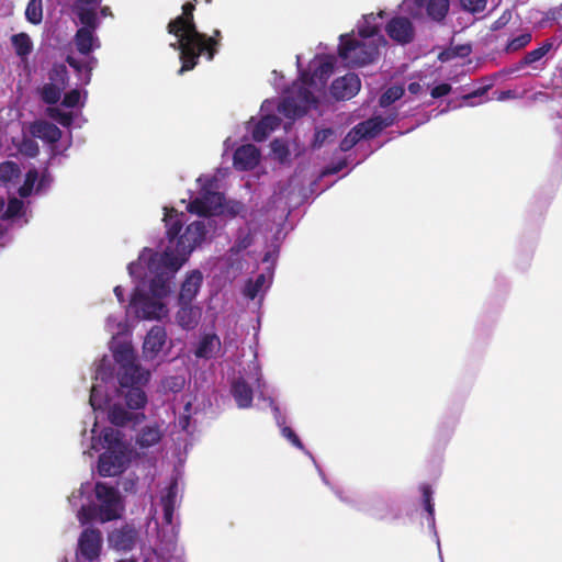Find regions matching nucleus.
<instances>
[{
    "label": "nucleus",
    "mask_w": 562,
    "mask_h": 562,
    "mask_svg": "<svg viewBox=\"0 0 562 562\" xmlns=\"http://www.w3.org/2000/svg\"><path fill=\"white\" fill-rule=\"evenodd\" d=\"M112 353L115 362L120 364L116 400L109 394L103 395L102 385L97 384L91 387L90 406L94 413L106 409L112 425L122 427L139 424L146 417L142 412L148 402L144 386L150 379V372L136 363V353L130 344H113Z\"/></svg>",
    "instance_id": "obj_1"
},
{
    "label": "nucleus",
    "mask_w": 562,
    "mask_h": 562,
    "mask_svg": "<svg viewBox=\"0 0 562 562\" xmlns=\"http://www.w3.org/2000/svg\"><path fill=\"white\" fill-rule=\"evenodd\" d=\"M186 214L173 207H164L162 222L166 228L167 245L161 252L144 247L136 261L127 265L131 278L138 276V267L149 262L177 276L190 256L205 241L207 227L204 221H194L184 225Z\"/></svg>",
    "instance_id": "obj_2"
},
{
    "label": "nucleus",
    "mask_w": 562,
    "mask_h": 562,
    "mask_svg": "<svg viewBox=\"0 0 562 562\" xmlns=\"http://www.w3.org/2000/svg\"><path fill=\"white\" fill-rule=\"evenodd\" d=\"M135 283L128 307L138 319L161 321L169 314L166 299L175 290L176 276L149 262L138 267V276L131 278Z\"/></svg>",
    "instance_id": "obj_3"
},
{
    "label": "nucleus",
    "mask_w": 562,
    "mask_h": 562,
    "mask_svg": "<svg viewBox=\"0 0 562 562\" xmlns=\"http://www.w3.org/2000/svg\"><path fill=\"white\" fill-rule=\"evenodd\" d=\"M335 58L330 55L316 56L310 63L311 76L301 69V56H296L299 79L289 90V95L278 104V111L288 119L295 120L310 109L316 108L326 94V85L334 71Z\"/></svg>",
    "instance_id": "obj_4"
},
{
    "label": "nucleus",
    "mask_w": 562,
    "mask_h": 562,
    "mask_svg": "<svg viewBox=\"0 0 562 562\" xmlns=\"http://www.w3.org/2000/svg\"><path fill=\"white\" fill-rule=\"evenodd\" d=\"M69 505L77 510L76 517L81 526L91 520L101 524L120 519L125 505L120 491L105 482H83L68 496Z\"/></svg>",
    "instance_id": "obj_5"
},
{
    "label": "nucleus",
    "mask_w": 562,
    "mask_h": 562,
    "mask_svg": "<svg viewBox=\"0 0 562 562\" xmlns=\"http://www.w3.org/2000/svg\"><path fill=\"white\" fill-rule=\"evenodd\" d=\"M384 15V11L364 14L356 24L357 34L352 31L339 36L338 55L346 66L362 67L378 59L387 44L381 33Z\"/></svg>",
    "instance_id": "obj_6"
},
{
    "label": "nucleus",
    "mask_w": 562,
    "mask_h": 562,
    "mask_svg": "<svg viewBox=\"0 0 562 562\" xmlns=\"http://www.w3.org/2000/svg\"><path fill=\"white\" fill-rule=\"evenodd\" d=\"M193 2H186L182 5V14L172 20L169 25V33L175 37V42L170 43L175 49L180 52V60L182 66L179 74L191 70L198 64V58L205 55L207 60H212L218 45L221 32L215 30L213 35L206 37L200 33L193 22Z\"/></svg>",
    "instance_id": "obj_7"
},
{
    "label": "nucleus",
    "mask_w": 562,
    "mask_h": 562,
    "mask_svg": "<svg viewBox=\"0 0 562 562\" xmlns=\"http://www.w3.org/2000/svg\"><path fill=\"white\" fill-rule=\"evenodd\" d=\"M97 428L98 416L94 417L90 436L88 437L86 429L82 431L83 453L91 454V451L103 450L98 461V471L101 476H115L123 473L131 461V449L124 435L117 429L105 427L97 436Z\"/></svg>",
    "instance_id": "obj_8"
},
{
    "label": "nucleus",
    "mask_w": 562,
    "mask_h": 562,
    "mask_svg": "<svg viewBox=\"0 0 562 562\" xmlns=\"http://www.w3.org/2000/svg\"><path fill=\"white\" fill-rule=\"evenodd\" d=\"M199 194L187 205L188 212L199 216H213L223 214L224 194L217 191L216 176L201 175L196 179Z\"/></svg>",
    "instance_id": "obj_9"
},
{
    "label": "nucleus",
    "mask_w": 562,
    "mask_h": 562,
    "mask_svg": "<svg viewBox=\"0 0 562 562\" xmlns=\"http://www.w3.org/2000/svg\"><path fill=\"white\" fill-rule=\"evenodd\" d=\"M86 99V90L72 89L64 95L61 101V105L69 111L61 110L58 106H52L47 109L46 113L64 127H70L72 125L80 127L83 119L79 110L85 105Z\"/></svg>",
    "instance_id": "obj_10"
},
{
    "label": "nucleus",
    "mask_w": 562,
    "mask_h": 562,
    "mask_svg": "<svg viewBox=\"0 0 562 562\" xmlns=\"http://www.w3.org/2000/svg\"><path fill=\"white\" fill-rule=\"evenodd\" d=\"M68 82V71L65 65H54L48 72V81L40 89L41 99L47 104H56L66 89Z\"/></svg>",
    "instance_id": "obj_11"
},
{
    "label": "nucleus",
    "mask_w": 562,
    "mask_h": 562,
    "mask_svg": "<svg viewBox=\"0 0 562 562\" xmlns=\"http://www.w3.org/2000/svg\"><path fill=\"white\" fill-rule=\"evenodd\" d=\"M102 551V535L95 528H86L78 538L76 562H98Z\"/></svg>",
    "instance_id": "obj_12"
},
{
    "label": "nucleus",
    "mask_w": 562,
    "mask_h": 562,
    "mask_svg": "<svg viewBox=\"0 0 562 562\" xmlns=\"http://www.w3.org/2000/svg\"><path fill=\"white\" fill-rule=\"evenodd\" d=\"M276 104V100H265L260 106V112L262 113L261 120L255 122V120L251 119L248 122L247 130L251 133L254 140H265L280 125V119L271 114Z\"/></svg>",
    "instance_id": "obj_13"
},
{
    "label": "nucleus",
    "mask_w": 562,
    "mask_h": 562,
    "mask_svg": "<svg viewBox=\"0 0 562 562\" xmlns=\"http://www.w3.org/2000/svg\"><path fill=\"white\" fill-rule=\"evenodd\" d=\"M139 541L138 530L132 524L115 528L108 535V544L117 552H128L136 548Z\"/></svg>",
    "instance_id": "obj_14"
},
{
    "label": "nucleus",
    "mask_w": 562,
    "mask_h": 562,
    "mask_svg": "<svg viewBox=\"0 0 562 562\" xmlns=\"http://www.w3.org/2000/svg\"><path fill=\"white\" fill-rule=\"evenodd\" d=\"M53 182V178L47 169L38 173L35 168L30 169L24 178V182L19 187L18 192L20 196L27 198L33 193L40 194L46 192Z\"/></svg>",
    "instance_id": "obj_15"
},
{
    "label": "nucleus",
    "mask_w": 562,
    "mask_h": 562,
    "mask_svg": "<svg viewBox=\"0 0 562 562\" xmlns=\"http://www.w3.org/2000/svg\"><path fill=\"white\" fill-rule=\"evenodd\" d=\"M385 32L389 37L401 44L406 45L414 40L415 29L412 21L405 16H395L385 25Z\"/></svg>",
    "instance_id": "obj_16"
},
{
    "label": "nucleus",
    "mask_w": 562,
    "mask_h": 562,
    "mask_svg": "<svg viewBox=\"0 0 562 562\" xmlns=\"http://www.w3.org/2000/svg\"><path fill=\"white\" fill-rule=\"evenodd\" d=\"M203 280V273L199 269L187 272L180 284L178 304L192 303L201 290Z\"/></svg>",
    "instance_id": "obj_17"
},
{
    "label": "nucleus",
    "mask_w": 562,
    "mask_h": 562,
    "mask_svg": "<svg viewBox=\"0 0 562 562\" xmlns=\"http://www.w3.org/2000/svg\"><path fill=\"white\" fill-rule=\"evenodd\" d=\"M273 280V267L270 266L267 270L258 274L255 279H249L243 289V294L248 300L259 299L262 301L266 292L270 289Z\"/></svg>",
    "instance_id": "obj_18"
},
{
    "label": "nucleus",
    "mask_w": 562,
    "mask_h": 562,
    "mask_svg": "<svg viewBox=\"0 0 562 562\" xmlns=\"http://www.w3.org/2000/svg\"><path fill=\"white\" fill-rule=\"evenodd\" d=\"M361 88V81L356 74H347L335 79L330 86V93L336 100H349Z\"/></svg>",
    "instance_id": "obj_19"
},
{
    "label": "nucleus",
    "mask_w": 562,
    "mask_h": 562,
    "mask_svg": "<svg viewBox=\"0 0 562 562\" xmlns=\"http://www.w3.org/2000/svg\"><path fill=\"white\" fill-rule=\"evenodd\" d=\"M167 341V331L164 326H153L145 336L143 355L146 359H155Z\"/></svg>",
    "instance_id": "obj_20"
},
{
    "label": "nucleus",
    "mask_w": 562,
    "mask_h": 562,
    "mask_svg": "<svg viewBox=\"0 0 562 562\" xmlns=\"http://www.w3.org/2000/svg\"><path fill=\"white\" fill-rule=\"evenodd\" d=\"M260 160L259 149L251 144L243 145L238 147L233 156V165L237 170H251Z\"/></svg>",
    "instance_id": "obj_21"
},
{
    "label": "nucleus",
    "mask_w": 562,
    "mask_h": 562,
    "mask_svg": "<svg viewBox=\"0 0 562 562\" xmlns=\"http://www.w3.org/2000/svg\"><path fill=\"white\" fill-rule=\"evenodd\" d=\"M166 429L164 428V423H150L145 425L136 435V445L140 449H148L150 447L157 446L164 435Z\"/></svg>",
    "instance_id": "obj_22"
},
{
    "label": "nucleus",
    "mask_w": 562,
    "mask_h": 562,
    "mask_svg": "<svg viewBox=\"0 0 562 562\" xmlns=\"http://www.w3.org/2000/svg\"><path fill=\"white\" fill-rule=\"evenodd\" d=\"M179 310L176 313L177 324L184 330L194 329L201 319L202 310L192 303L178 304Z\"/></svg>",
    "instance_id": "obj_23"
},
{
    "label": "nucleus",
    "mask_w": 562,
    "mask_h": 562,
    "mask_svg": "<svg viewBox=\"0 0 562 562\" xmlns=\"http://www.w3.org/2000/svg\"><path fill=\"white\" fill-rule=\"evenodd\" d=\"M560 42L551 37L543 41L537 48L528 52L525 57L518 63L516 69H522L527 66H533L546 57L551 50H558Z\"/></svg>",
    "instance_id": "obj_24"
},
{
    "label": "nucleus",
    "mask_w": 562,
    "mask_h": 562,
    "mask_svg": "<svg viewBox=\"0 0 562 562\" xmlns=\"http://www.w3.org/2000/svg\"><path fill=\"white\" fill-rule=\"evenodd\" d=\"M178 502V484L176 481L170 482L160 492V505L164 512V521L171 525L173 521V513Z\"/></svg>",
    "instance_id": "obj_25"
},
{
    "label": "nucleus",
    "mask_w": 562,
    "mask_h": 562,
    "mask_svg": "<svg viewBox=\"0 0 562 562\" xmlns=\"http://www.w3.org/2000/svg\"><path fill=\"white\" fill-rule=\"evenodd\" d=\"M395 117V114H389L386 116L375 115L357 125L359 126L361 134H363V138H372L385 127L391 126L394 123Z\"/></svg>",
    "instance_id": "obj_26"
},
{
    "label": "nucleus",
    "mask_w": 562,
    "mask_h": 562,
    "mask_svg": "<svg viewBox=\"0 0 562 562\" xmlns=\"http://www.w3.org/2000/svg\"><path fill=\"white\" fill-rule=\"evenodd\" d=\"M30 133L34 138L42 139L48 144H54L61 137V131L55 124L46 121H35L32 123Z\"/></svg>",
    "instance_id": "obj_27"
},
{
    "label": "nucleus",
    "mask_w": 562,
    "mask_h": 562,
    "mask_svg": "<svg viewBox=\"0 0 562 562\" xmlns=\"http://www.w3.org/2000/svg\"><path fill=\"white\" fill-rule=\"evenodd\" d=\"M75 44L78 52L88 56L91 52L100 47V41L95 35V31L88 27H79L75 35Z\"/></svg>",
    "instance_id": "obj_28"
},
{
    "label": "nucleus",
    "mask_w": 562,
    "mask_h": 562,
    "mask_svg": "<svg viewBox=\"0 0 562 562\" xmlns=\"http://www.w3.org/2000/svg\"><path fill=\"white\" fill-rule=\"evenodd\" d=\"M358 509L379 520L386 519L392 512L390 502L380 496L371 498L368 503L359 506Z\"/></svg>",
    "instance_id": "obj_29"
},
{
    "label": "nucleus",
    "mask_w": 562,
    "mask_h": 562,
    "mask_svg": "<svg viewBox=\"0 0 562 562\" xmlns=\"http://www.w3.org/2000/svg\"><path fill=\"white\" fill-rule=\"evenodd\" d=\"M231 393L238 408H249L252 404L254 392L249 383L244 378H238L233 382Z\"/></svg>",
    "instance_id": "obj_30"
},
{
    "label": "nucleus",
    "mask_w": 562,
    "mask_h": 562,
    "mask_svg": "<svg viewBox=\"0 0 562 562\" xmlns=\"http://www.w3.org/2000/svg\"><path fill=\"white\" fill-rule=\"evenodd\" d=\"M221 349V339L216 334H205L201 336L194 355L196 358L211 359Z\"/></svg>",
    "instance_id": "obj_31"
},
{
    "label": "nucleus",
    "mask_w": 562,
    "mask_h": 562,
    "mask_svg": "<svg viewBox=\"0 0 562 562\" xmlns=\"http://www.w3.org/2000/svg\"><path fill=\"white\" fill-rule=\"evenodd\" d=\"M417 7L425 5L429 19L441 22L449 12V0H414Z\"/></svg>",
    "instance_id": "obj_32"
},
{
    "label": "nucleus",
    "mask_w": 562,
    "mask_h": 562,
    "mask_svg": "<svg viewBox=\"0 0 562 562\" xmlns=\"http://www.w3.org/2000/svg\"><path fill=\"white\" fill-rule=\"evenodd\" d=\"M265 400L268 401L269 406L272 409L276 423L279 426L282 436L288 441H290L295 448L304 450V446H303L302 441L300 440V438L297 437V435L289 426L285 425V420L282 417L280 408L276 405L274 401L271 397H268Z\"/></svg>",
    "instance_id": "obj_33"
},
{
    "label": "nucleus",
    "mask_w": 562,
    "mask_h": 562,
    "mask_svg": "<svg viewBox=\"0 0 562 562\" xmlns=\"http://www.w3.org/2000/svg\"><path fill=\"white\" fill-rule=\"evenodd\" d=\"M10 42L15 55L22 63H26L34 48V44L30 35L24 32L13 34Z\"/></svg>",
    "instance_id": "obj_34"
},
{
    "label": "nucleus",
    "mask_w": 562,
    "mask_h": 562,
    "mask_svg": "<svg viewBox=\"0 0 562 562\" xmlns=\"http://www.w3.org/2000/svg\"><path fill=\"white\" fill-rule=\"evenodd\" d=\"M105 330L112 335V339L110 341V349L112 350L113 344L120 346L124 344H130V341L125 340V334L127 331V326L125 323L117 321V318L113 315H109L105 321Z\"/></svg>",
    "instance_id": "obj_35"
},
{
    "label": "nucleus",
    "mask_w": 562,
    "mask_h": 562,
    "mask_svg": "<svg viewBox=\"0 0 562 562\" xmlns=\"http://www.w3.org/2000/svg\"><path fill=\"white\" fill-rule=\"evenodd\" d=\"M422 493H423L424 507L428 514L427 524H428L429 528L432 530L434 537L437 542L438 550H440V540H439V537H438V533L436 530L435 505L432 502V491H431L430 486L423 485ZM439 557H440L441 562H443L441 551H439Z\"/></svg>",
    "instance_id": "obj_36"
},
{
    "label": "nucleus",
    "mask_w": 562,
    "mask_h": 562,
    "mask_svg": "<svg viewBox=\"0 0 562 562\" xmlns=\"http://www.w3.org/2000/svg\"><path fill=\"white\" fill-rule=\"evenodd\" d=\"M98 7H91L88 4H74V11L81 24V27H88L90 30L97 31L99 27V19L95 12Z\"/></svg>",
    "instance_id": "obj_37"
},
{
    "label": "nucleus",
    "mask_w": 562,
    "mask_h": 562,
    "mask_svg": "<svg viewBox=\"0 0 562 562\" xmlns=\"http://www.w3.org/2000/svg\"><path fill=\"white\" fill-rule=\"evenodd\" d=\"M67 63L77 71L81 85H88L90 82L92 69L97 65L94 57H88L87 61L81 63L75 57L69 56L67 57Z\"/></svg>",
    "instance_id": "obj_38"
},
{
    "label": "nucleus",
    "mask_w": 562,
    "mask_h": 562,
    "mask_svg": "<svg viewBox=\"0 0 562 562\" xmlns=\"http://www.w3.org/2000/svg\"><path fill=\"white\" fill-rule=\"evenodd\" d=\"M112 378V366L111 360L108 357H103L97 364L95 371H94V380L97 383H94L92 386L100 384L103 387V395H106L105 391V383L108 380Z\"/></svg>",
    "instance_id": "obj_39"
},
{
    "label": "nucleus",
    "mask_w": 562,
    "mask_h": 562,
    "mask_svg": "<svg viewBox=\"0 0 562 562\" xmlns=\"http://www.w3.org/2000/svg\"><path fill=\"white\" fill-rule=\"evenodd\" d=\"M20 176V168L13 161H3L0 164V181L9 190L11 183Z\"/></svg>",
    "instance_id": "obj_40"
},
{
    "label": "nucleus",
    "mask_w": 562,
    "mask_h": 562,
    "mask_svg": "<svg viewBox=\"0 0 562 562\" xmlns=\"http://www.w3.org/2000/svg\"><path fill=\"white\" fill-rule=\"evenodd\" d=\"M25 19L27 22L38 25L43 20L42 0H30L25 9Z\"/></svg>",
    "instance_id": "obj_41"
},
{
    "label": "nucleus",
    "mask_w": 562,
    "mask_h": 562,
    "mask_svg": "<svg viewBox=\"0 0 562 562\" xmlns=\"http://www.w3.org/2000/svg\"><path fill=\"white\" fill-rule=\"evenodd\" d=\"M403 86H392L382 93L379 100V104L382 108H386L394 103L395 101L400 100L403 97Z\"/></svg>",
    "instance_id": "obj_42"
},
{
    "label": "nucleus",
    "mask_w": 562,
    "mask_h": 562,
    "mask_svg": "<svg viewBox=\"0 0 562 562\" xmlns=\"http://www.w3.org/2000/svg\"><path fill=\"white\" fill-rule=\"evenodd\" d=\"M532 40L530 32H522L521 34L517 35L516 37H513L509 40L505 46L506 53L517 52L521 48L526 47Z\"/></svg>",
    "instance_id": "obj_43"
},
{
    "label": "nucleus",
    "mask_w": 562,
    "mask_h": 562,
    "mask_svg": "<svg viewBox=\"0 0 562 562\" xmlns=\"http://www.w3.org/2000/svg\"><path fill=\"white\" fill-rule=\"evenodd\" d=\"M252 244V236L250 232L239 231L234 245L231 247L232 255H239Z\"/></svg>",
    "instance_id": "obj_44"
},
{
    "label": "nucleus",
    "mask_w": 562,
    "mask_h": 562,
    "mask_svg": "<svg viewBox=\"0 0 562 562\" xmlns=\"http://www.w3.org/2000/svg\"><path fill=\"white\" fill-rule=\"evenodd\" d=\"M184 384H186V379L183 375H170V376H166L161 381L162 390L166 392H172V393L180 392L184 387Z\"/></svg>",
    "instance_id": "obj_45"
},
{
    "label": "nucleus",
    "mask_w": 562,
    "mask_h": 562,
    "mask_svg": "<svg viewBox=\"0 0 562 562\" xmlns=\"http://www.w3.org/2000/svg\"><path fill=\"white\" fill-rule=\"evenodd\" d=\"M361 139H363V134L359 130V126L356 125L340 142V149L342 151L350 150L356 144H358Z\"/></svg>",
    "instance_id": "obj_46"
},
{
    "label": "nucleus",
    "mask_w": 562,
    "mask_h": 562,
    "mask_svg": "<svg viewBox=\"0 0 562 562\" xmlns=\"http://www.w3.org/2000/svg\"><path fill=\"white\" fill-rule=\"evenodd\" d=\"M462 10L471 13L479 14L482 13L487 5V0H459Z\"/></svg>",
    "instance_id": "obj_47"
},
{
    "label": "nucleus",
    "mask_w": 562,
    "mask_h": 562,
    "mask_svg": "<svg viewBox=\"0 0 562 562\" xmlns=\"http://www.w3.org/2000/svg\"><path fill=\"white\" fill-rule=\"evenodd\" d=\"M23 202L16 198H12L9 200L8 205L1 215L2 218L9 220L18 216L23 210Z\"/></svg>",
    "instance_id": "obj_48"
},
{
    "label": "nucleus",
    "mask_w": 562,
    "mask_h": 562,
    "mask_svg": "<svg viewBox=\"0 0 562 562\" xmlns=\"http://www.w3.org/2000/svg\"><path fill=\"white\" fill-rule=\"evenodd\" d=\"M19 151L24 156L33 158L40 151L38 144L33 138H23L19 145Z\"/></svg>",
    "instance_id": "obj_49"
},
{
    "label": "nucleus",
    "mask_w": 562,
    "mask_h": 562,
    "mask_svg": "<svg viewBox=\"0 0 562 562\" xmlns=\"http://www.w3.org/2000/svg\"><path fill=\"white\" fill-rule=\"evenodd\" d=\"M271 150L280 162H284L290 156L286 144L280 139H274L271 143Z\"/></svg>",
    "instance_id": "obj_50"
},
{
    "label": "nucleus",
    "mask_w": 562,
    "mask_h": 562,
    "mask_svg": "<svg viewBox=\"0 0 562 562\" xmlns=\"http://www.w3.org/2000/svg\"><path fill=\"white\" fill-rule=\"evenodd\" d=\"M245 210V205L236 200H228L224 198L223 202V214L228 216H236Z\"/></svg>",
    "instance_id": "obj_51"
},
{
    "label": "nucleus",
    "mask_w": 562,
    "mask_h": 562,
    "mask_svg": "<svg viewBox=\"0 0 562 562\" xmlns=\"http://www.w3.org/2000/svg\"><path fill=\"white\" fill-rule=\"evenodd\" d=\"M334 135V131L331 128H324L315 132L313 146L321 147L329 137Z\"/></svg>",
    "instance_id": "obj_52"
},
{
    "label": "nucleus",
    "mask_w": 562,
    "mask_h": 562,
    "mask_svg": "<svg viewBox=\"0 0 562 562\" xmlns=\"http://www.w3.org/2000/svg\"><path fill=\"white\" fill-rule=\"evenodd\" d=\"M450 91H451V86L449 83L443 82V83H439V85L435 86L430 91V95L434 99H438V98L449 94Z\"/></svg>",
    "instance_id": "obj_53"
},
{
    "label": "nucleus",
    "mask_w": 562,
    "mask_h": 562,
    "mask_svg": "<svg viewBox=\"0 0 562 562\" xmlns=\"http://www.w3.org/2000/svg\"><path fill=\"white\" fill-rule=\"evenodd\" d=\"M190 413H191V402H188L184 405V414L179 417L178 419V426L184 430L188 431L189 425H190Z\"/></svg>",
    "instance_id": "obj_54"
},
{
    "label": "nucleus",
    "mask_w": 562,
    "mask_h": 562,
    "mask_svg": "<svg viewBox=\"0 0 562 562\" xmlns=\"http://www.w3.org/2000/svg\"><path fill=\"white\" fill-rule=\"evenodd\" d=\"M514 98H516V93L513 90H503L496 95L497 101H505Z\"/></svg>",
    "instance_id": "obj_55"
},
{
    "label": "nucleus",
    "mask_w": 562,
    "mask_h": 562,
    "mask_svg": "<svg viewBox=\"0 0 562 562\" xmlns=\"http://www.w3.org/2000/svg\"><path fill=\"white\" fill-rule=\"evenodd\" d=\"M254 369H255V373H254V376H252L254 383L256 384V387L258 390H261V387L263 385V382L261 381L260 368L255 364Z\"/></svg>",
    "instance_id": "obj_56"
},
{
    "label": "nucleus",
    "mask_w": 562,
    "mask_h": 562,
    "mask_svg": "<svg viewBox=\"0 0 562 562\" xmlns=\"http://www.w3.org/2000/svg\"><path fill=\"white\" fill-rule=\"evenodd\" d=\"M278 254L279 250L277 248H274L272 251H268L263 257V261L273 263L278 257Z\"/></svg>",
    "instance_id": "obj_57"
},
{
    "label": "nucleus",
    "mask_w": 562,
    "mask_h": 562,
    "mask_svg": "<svg viewBox=\"0 0 562 562\" xmlns=\"http://www.w3.org/2000/svg\"><path fill=\"white\" fill-rule=\"evenodd\" d=\"M113 291H114V295L116 296L117 301L120 303H123L124 302V289L121 285H116Z\"/></svg>",
    "instance_id": "obj_58"
},
{
    "label": "nucleus",
    "mask_w": 562,
    "mask_h": 562,
    "mask_svg": "<svg viewBox=\"0 0 562 562\" xmlns=\"http://www.w3.org/2000/svg\"><path fill=\"white\" fill-rule=\"evenodd\" d=\"M102 0H77L76 4H88L91 7H99L101 4Z\"/></svg>",
    "instance_id": "obj_59"
},
{
    "label": "nucleus",
    "mask_w": 562,
    "mask_h": 562,
    "mask_svg": "<svg viewBox=\"0 0 562 562\" xmlns=\"http://www.w3.org/2000/svg\"><path fill=\"white\" fill-rule=\"evenodd\" d=\"M407 89L412 94H417L422 90V86L418 82H411Z\"/></svg>",
    "instance_id": "obj_60"
},
{
    "label": "nucleus",
    "mask_w": 562,
    "mask_h": 562,
    "mask_svg": "<svg viewBox=\"0 0 562 562\" xmlns=\"http://www.w3.org/2000/svg\"><path fill=\"white\" fill-rule=\"evenodd\" d=\"M346 166L345 161H341L339 164H337V166H335L331 170H329L328 172L329 173H336L338 171H340L344 167Z\"/></svg>",
    "instance_id": "obj_61"
},
{
    "label": "nucleus",
    "mask_w": 562,
    "mask_h": 562,
    "mask_svg": "<svg viewBox=\"0 0 562 562\" xmlns=\"http://www.w3.org/2000/svg\"><path fill=\"white\" fill-rule=\"evenodd\" d=\"M506 21L507 20H504V18L502 16L501 19L495 21V23L493 25V30H498L502 25H504L506 23Z\"/></svg>",
    "instance_id": "obj_62"
},
{
    "label": "nucleus",
    "mask_w": 562,
    "mask_h": 562,
    "mask_svg": "<svg viewBox=\"0 0 562 562\" xmlns=\"http://www.w3.org/2000/svg\"><path fill=\"white\" fill-rule=\"evenodd\" d=\"M100 14L101 16L105 18V16H110L112 13H111V9L109 7H103L101 10H100Z\"/></svg>",
    "instance_id": "obj_63"
},
{
    "label": "nucleus",
    "mask_w": 562,
    "mask_h": 562,
    "mask_svg": "<svg viewBox=\"0 0 562 562\" xmlns=\"http://www.w3.org/2000/svg\"><path fill=\"white\" fill-rule=\"evenodd\" d=\"M232 148V143H231V138L227 137L225 140H224V154H227L228 150H231Z\"/></svg>",
    "instance_id": "obj_64"
}]
</instances>
